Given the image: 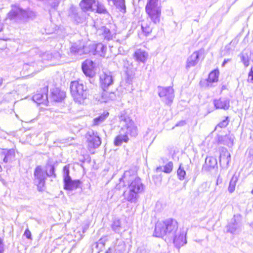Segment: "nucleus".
<instances>
[{
  "label": "nucleus",
  "mask_w": 253,
  "mask_h": 253,
  "mask_svg": "<svg viewBox=\"0 0 253 253\" xmlns=\"http://www.w3.org/2000/svg\"><path fill=\"white\" fill-rule=\"evenodd\" d=\"M82 86V93L80 94V104L81 103V99L83 100V103L85 100H88V97L90 95L89 90L86 86H84L82 84H80V87Z\"/></svg>",
  "instance_id": "obj_30"
},
{
  "label": "nucleus",
  "mask_w": 253,
  "mask_h": 253,
  "mask_svg": "<svg viewBox=\"0 0 253 253\" xmlns=\"http://www.w3.org/2000/svg\"><path fill=\"white\" fill-rule=\"evenodd\" d=\"M60 2V0H49V4L53 8L58 7Z\"/></svg>",
  "instance_id": "obj_42"
},
{
  "label": "nucleus",
  "mask_w": 253,
  "mask_h": 253,
  "mask_svg": "<svg viewBox=\"0 0 253 253\" xmlns=\"http://www.w3.org/2000/svg\"><path fill=\"white\" fill-rule=\"evenodd\" d=\"M158 91L162 101L166 104L170 105L174 97L173 89L170 86H158Z\"/></svg>",
  "instance_id": "obj_7"
},
{
  "label": "nucleus",
  "mask_w": 253,
  "mask_h": 253,
  "mask_svg": "<svg viewBox=\"0 0 253 253\" xmlns=\"http://www.w3.org/2000/svg\"><path fill=\"white\" fill-rule=\"evenodd\" d=\"M108 4L111 6H115L121 12L125 13L126 7L125 0H107Z\"/></svg>",
  "instance_id": "obj_18"
},
{
  "label": "nucleus",
  "mask_w": 253,
  "mask_h": 253,
  "mask_svg": "<svg viewBox=\"0 0 253 253\" xmlns=\"http://www.w3.org/2000/svg\"><path fill=\"white\" fill-rule=\"evenodd\" d=\"M145 10L154 23L157 24L160 22L161 6L159 0H147Z\"/></svg>",
  "instance_id": "obj_5"
},
{
  "label": "nucleus",
  "mask_w": 253,
  "mask_h": 253,
  "mask_svg": "<svg viewBox=\"0 0 253 253\" xmlns=\"http://www.w3.org/2000/svg\"><path fill=\"white\" fill-rule=\"evenodd\" d=\"M127 185L126 190L124 192L125 199L131 203H136L139 198V194L144 189L140 178L135 174H131L129 171H126L122 178H120V182L117 185L120 189Z\"/></svg>",
  "instance_id": "obj_1"
},
{
  "label": "nucleus",
  "mask_w": 253,
  "mask_h": 253,
  "mask_svg": "<svg viewBox=\"0 0 253 253\" xmlns=\"http://www.w3.org/2000/svg\"><path fill=\"white\" fill-rule=\"evenodd\" d=\"M3 82V79L2 78H0V87L2 85Z\"/></svg>",
  "instance_id": "obj_57"
},
{
  "label": "nucleus",
  "mask_w": 253,
  "mask_h": 253,
  "mask_svg": "<svg viewBox=\"0 0 253 253\" xmlns=\"http://www.w3.org/2000/svg\"><path fill=\"white\" fill-rule=\"evenodd\" d=\"M100 85L103 90L106 89L113 84V79L110 72H103L100 76Z\"/></svg>",
  "instance_id": "obj_11"
},
{
  "label": "nucleus",
  "mask_w": 253,
  "mask_h": 253,
  "mask_svg": "<svg viewBox=\"0 0 253 253\" xmlns=\"http://www.w3.org/2000/svg\"><path fill=\"white\" fill-rule=\"evenodd\" d=\"M148 53L140 49H137L133 54V58L135 60L138 62L145 63L148 59Z\"/></svg>",
  "instance_id": "obj_17"
},
{
  "label": "nucleus",
  "mask_w": 253,
  "mask_h": 253,
  "mask_svg": "<svg viewBox=\"0 0 253 253\" xmlns=\"http://www.w3.org/2000/svg\"><path fill=\"white\" fill-rule=\"evenodd\" d=\"M251 226L253 228V222L251 223Z\"/></svg>",
  "instance_id": "obj_60"
},
{
  "label": "nucleus",
  "mask_w": 253,
  "mask_h": 253,
  "mask_svg": "<svg viewBox=\"0 0 253 253\" xmlns=\"http://www.w3.org/2000/svg\"><path fill=\"white\" fill-rule=\"evenodd\" d=\"M229 121L228 120V117H226V118L220 122L216 126V127H219L220 128L225 127L229 124Z\"/></svg>",
  "instance_id": "obj_40"
},
{
  "label": "nucleus",
  "mask_w": 253,
  "mask_h": 253,
  "mask_svg": "<svg viewBox=\"0 0 253 253\" xmlns=\"http://www.w3.org/2000/svg\"><path fill=\"white\" fill-rule=\"evenodd\" d=\"M185 124V122L184 121H180L175 125V126H183Z\"/></svg>",
  "instance_id": "obj_50"
},
{
  "label": "nucleus",
  "mask_w": 253,
  "mask_h": 253,
  "mask_svg": "<svg viewBox=\"0 0 253 253\" xmlns=\"http://www.w3.org/2000/svg\"><path fill=\"white\" fill-rule=\"evenodd\" d=\"M97 32L99 35L102 36V38L107 41H109L113 38V35L110 30L104 26L99 28L97 30Z\"/></svg>",
  "instance_id": "obj_23"
},
{
  "label": "nucleus",
  "mask_w": 253,
  "mask_h": 253,
  "mask_svg": "<svg viewBox=\"0 0 253 253\" xmlns=\"http://www.w3.org/2000/svg\"><path fill=\"white\" fill-rule=\"evenodd\" d=\"M68 16L72 19L76 21L77 23H78V12L77 8L74 6H71L68 11Z\"/></svg>",
  "instance_id": "obj_28"
},
{
  "label": "nucleus",
  "mask_w": 253,
  "mask_h": 253,
  "mask_svg": "<svg viewBox=\"0 0 253 253\" xmlns=\"http://www.w3.org/2000/svg\"><path fill=\"white\" fill-rule=\"evenodd\" d=\"M248 82L253 83V68H251L248 76Z\"/></svg>",
  "instance_id": "obj_44"
},
{
  "label": "nucleus",
  "mask_w": 253,
  "mask_h": 253,
  "mask_svg": "<svg viewBox=\"0 0 253 253\" xmlns=\"http://www.w3.org/2000/svg\"><path fill=\"white\" fill-rule=\"evenodd\" d=\"M156 172H157L160 171H164V169H163V168L162 167H159L156 169Z\"/></svg>",
  "instance_id": "obj_53"
},
{
  "label": "nucleus",
  "mask_w": 253,
  "mask_h": 253,
  "mask_svg": "<svg viewBox=\"0 0 253 253\" xmlns=\"http://www.w3.org/2000/svg\"><path fill=\"white\" fill-rule=\"evenodd\" d=\"M241 60L246 67H247L249 66V61L248 58V57H246L245 55H243L241 57Z\"/></svg>",
  "instance_id": "obj_43"
},
{
  "label": "nucleus",
  "mask_w": 253,
  "mask_h": 253,
  "mask_svg": "<svg viewBox=\"0 0 253 253\" xmlns=\"http://www.w3.org/2000/svg\"><path fill=\"white\" fill-rule=\"evenodd\" d=\"M82 69L87 77H92L95 74L94 63L90 60L87 59L82 63Z\"/></svg>",
  "instance_id": "obj_13"
},
{
  "label": "nucleus",
  "mask_w": 253,
  "mask_h": 253,
  "mask_svg": "<svg viewBox=\"0 0 253 253\" xmlns=\"http://www.w3.org/2000/svg\"><path fill=\"white\" fill-rule=\"evenodd\" d=\"M15 151L14 149H11L7 151L5 154V157L3 159V162L7 163L8 162L12 161L15 157Z\"/></svg>",
  "instance_id": "obj_32"
},
{
  "label": "nucleus",
  "mask_w": 253,
  "mask_h": 253,
  "mask_svg": "<svg viewBox=\"0 0 253 253\" xmlns=\"http://www.w3.org/2000/svg\"><path fill=\"white\" fill-rule=\"evenodd\" d=\"M237 181V176L234 175L230 181L229 185L228 187V191L230 193H232L234 191Z\"/></svg>",
  "instance_id": "obj_33"
},
{
  "label": "nucleus",
  "mask_w": 253,
  "mask_h": 253,
  "mask_svg": "<svg viewBox=\"0 0 253 253\" xmlns=\"http://www.w3.org/2000/svg\"><path fill=\"white\" fill-rule=\"evenodd\" d=\"M124 68H125L126 70H127L130 65L129 62L127 60H124Z\"/></svg>",
  "instance_id": "obj_49"
},
{
  "label": "nucleus",
  "mask_w": 253,
  "mask_h": 253,
  "mask_svg": "<svg viewBox=\"0 0 253 253\" xmlns=\"http://www.w3.org/2000/svg\"><path fill=\"white\" fill-rule=\"evenodd\" d=\"M230 160V154L227 151H226L223 154H221L220 156V162L225 160L227 164H228Z\"/></svg>",
  "instance_id": "obj_36"
},
{
  "label": "nucleus",
  "mask_w": 253,
  "mask_h": 253,
  "mask_svg": "<svg viewBox=\"0 0 253 253\" xmlns=\"http://www.w3.org/2000/svg\"><path fill=\"white\" fill-rule=\"evenodd\" d=\"M79 51V48L78 47V46L77 45V46L73 45L71 46V52L73 53H76L78 52Z\"/></svg>",
  "instance_id": "obj_48"
},
{
  "label": "nucleus",
  "mask_w": 253,
  "mask_h": 253,
  "mask_svg": "<svg viewBox=\"0 0 253 253\" xmlns=\"http://www.w3.org/2000/svg\"><path fill=\"white\" fill-rule=\"evenodd\" d=\"M24 236H25L28 239H32V234L30 231L28 229H27L25 231Z\"/></svg>",
  "instance_id": "obj_45"
},
{
  "label": "nucleus",
  "mask_w": 253,
  "mask_h": 253,
  "mask_svg": "<svg viewBox=\"0 0 253 253\" xmlns=\"http://www.w3.org/2000/svg\"><path fill=\"white\" fill-rule=\"evenodd\" d=\"M110 251L111 249H109L107 251H106V253H110Z\"/></svg>",
  "instance_id": "obj_59"
},
{
  "label": "nucleus",
  "mask_w": 253,
  "mask_h": 253,
  "mask_svg": "<svg viewBox=\"0 0 253 253\" xmlns=\"http://www.w3.org/2000/svg\"><path fill=\"white\" fill-rule=\"evenodd\" d=\"M3 245L2 243V241L0 239V253H3Z\"/></svg>",
  "instance_id": "obj_51"
},
{
  "label": "nucleus",
  "mask_w": 253,
  "mask_h": 253,
  "mask_svg": "<svg viewBox=\"0 0 253 253\" xmlns=\"http://www.w3.org/2000/svg\"><path fill=\"white\" fill-rule=\"evenodd\" d=\"M203 51L202 50L194 52L187 59L186 69L195 66L198 63L200 57L202 55Z\"/></svg>",
  "instance_id": "obj_12"
},
{
  "label": "nucleus",
  "mask_w": 253,
  "mask_h": 253,
  "mask_svg": "<svg viewBox=\"0 0 253 253\" xmlns=\"http://www.w3.org/2000/svg\"><path fill=\"white\" fill-rule=\"evenodd\" d=\"M103 90L101 94L96 97L100 102H107L116 99V95L114 92H108L106 89Z\"/></svg>",
  "instance_id": "obj_16"
},
{
  "label": "nucleus",
  "mask_w": 253,
  "mask_h": 253,
  "mask_svg": "<svg viewBox=\"0 0 253 253\" xmlns=\"http://www.w3.org/2000/svg\"><path fill=\"white\" fill-rule=\"evenodd\" d=\"M69 173L70 170L69 166H64L63 170V181H65L67 182L69 179L71 178L69 175Z\"/></svg>",
  "instance_id": "obj_35"
},
{
  "label": "nucleus",
  "mask_w": 253,
  "mask_h": 253,
  "mask_svg": "<svg viewBox=\"0 0 253 253\" xmlns=\"http://www.w3.org/2000/svg\"><path fill=\"white\" fill-rule=\"evenodd\" d=\"M118 118L120 129L114 141L116 146L121 145L123 142L127 143L129 140L128 135L135 137L138 134L137 126L125 111L121 112Z\"/></svg>",
  "instance_id": "obj_2"
},
{
  "label": "nucleus",
  "mask_w": 253,
  "mask_h": 253,
  "mask_svg": "<svg viewBox=\"0 0 253 253\" xmlns=\"http://www.w3.org/2000/svg\"><path fill=\"white\" fill-rule=\"evenodd\" d=\"M241 220L242 217L240 214L235 215L227 226L228 232L236 234L240 231L242 226Z\"/></svg>",
  "instance_id": "obj_9"
},
{
  "label": "nucleus",
  "mask_w": 253,
  "mask_h": 253,
  "mask_svg": "<svg viewBox=\"0 0 253 253\" xmlns=\"http://www.w3.org/2000/svg\"><path fill=\"white\" fill-rule=\"evenodd\" d=\"M230 61L229 59H224L223 63H222V66H224L225 64H226L228 62H229Z\"/></svg>",
  "instance_id": "obj_55"
},
{
  "label": "nucleus",
  "mask_w": 253,
  "mask_h": 253,
  "mask_svg": "<svg viewBox=\"0 0 253 253\" xmlns=\"http://www.w3.org/2000/svg\"><path fill=\"white\" fill-rule=\"evenodd\" d=\"M47 92L48 87L47 86L43 87L41 91L33 95V100L37 104L47 105L48 103Z\"/></svg>",
  "instance_id": "obj_10"
},
{
  "label": "nucleus",
  "mask_w": 253,
  "mask_h": 253,
  "mask_svg": "<svg viewBox=\"0 0 253 253\" xmlns=\"http://www.w3.org/2000/svg\"><path fill=\"white\" fill-rule=\"evenodd\" d=\"M136 253H149V251L143 247L138 248Z\"/></svg>",
  "instance_id": "obj_47"
},
{
  "label": "nucleus",
  "mask_w": 253,
  "mask_h": 253,
  "mask_svg": "<svg viewBox=\"0 0 253 253\" xmlns=\"http://www.w3.org/2000/svg\"><path fill=\"white\" fill-rule=\"evenodd\" d=\"M64 188L66 190H72L77 189L79 185V180H73L72 178L69 179L67 182L64 181Z\"/></svg>",
  "instance_id": "obj_25"
},
{
  "label": "nucleus",
  "mask_w": 253,
  "mask_h": 253,
  "mask_svg": "<svg viewBox=\"0 0 253 253\" xmlns=\"http://www.w3.org/2000/svg\"><path fill=\"white\" fill-rule=\"evenodd\" d=\"M34 176V183L37 185L38 190L42 191L47 176L41 166L36 168Z\"/></svg>",
  "instance_id": "obj_8"
},
{
  "label": "nucleus",
  "mask_w": 253,
  "mask_h": 253,
  "mask_svg": "<svg viewBox=\"0 0 253 253\" xmlns=\"http://www.w3.org/2000/svg\"><path fill=\"white\" fill-rule=\"evenodd\" d=\"M109 113L107 111L104 112L100 116L93 120V126H99L108 117Z\"/></svg>",
  "instance_id": "obj_27"
},
{
  "label": "nucleus",
  "mask_w": 253,
  "mask_h": 253,
  "mask_svg": "<svg viewBox=\"0 0 253 253\" xmlns=\"http://www.w3.org/2000/svg\"><path fill=\"white\" fill-rule=\"evenodd\" d=\"M44 172L47 177H56V174L55 173V168L53 165L47 164L45 166V171Z\"/></svg>",
  "instance_id": "obj_29"
},
{
  "label": "nucleus",
  "mask_w": 253,
  "mask_h": 253,
  "mask_svg": "<svg viewBox=\"0 0 253 253\" xmlns=\"http://www.w3.org/2000/svg\"><path fill=\"white\" fill-rule=\"evenodd\" d=\"M94 7H96V11L98 13L105 14L107 12L104 5L103 4L99 3L98 1L96 2L95 1Z\"/></svg>",
  "instance_id": "obj_34"
},
{
  "label": "nucleus",
  "mask_w": 253,
  "mask_h": 253,
  "mask_svg": "<svg viewBox=\"0 0 253 253\" xmlns=\"http://www.w3.org/2000/svg\"><path fill=\"white\" fill-rule=\"evenodd\" d=\"M79 85L78 81L72 82L70 84L71 93L76 102H79Z\"/></svg>",
  "instance_id": "obj_19"
},
{
  "label": "nucleus",
  "mask_w": 253,
  "mask_h": 253,
  "mask_svg": "<svg viewBox=\"0 0 253 253\" xmlns=\"http://www.w3.org/2000/svg\"><path fill=\"white\" fill-rule=\"evenodd\" d=\"M217 160L213 157H207L205 160V164L203 168L207 170H211V169H214L215 167H217Z\"/></svg>",
  "instance_id": "obj_22"
},
{
  "label": "nucleus",
  "mask_w": 253,
  "mask_h": 253,
  "mask_svg": "<svg viewBox=\"0 0 253 253\" xmlns=\"http://www.w3.org/2000/svg\"><path fill=\"white\" fill-rule=\"evenodd\" d=\"M89 227V224H86L83 228V233L85 232V231Z\"/></svg>",
  "instance_id": "obj_52"
},
{
  "label": "nucleus",
  "mask_w": 253,
  "mask_h": 253,
  "mask_svg": "<svg viewBox=\"0 0 253 253\" xmlns=\"http://www.w3.org/2000/svg\"><path fill=\"white\" fill-rule=\"evenodd\" d=\"M222 182V179L219 178V176L218 177L216 180V184H218V183H220Z\"/></svg>",
  "instance_id": "obj_54"
},
{
  "label": "nucleus",
  "mask_w": 253,
  "mask_h": 253,
  "mask_svg": "<svg viewBox=\"0 0 253 253\" xmlns=\"http://www.w3.org/2000/svg\"><path fill=\"white\" fill-rule=\"evenodd\" d=\"M83 159L80 157V161L84 162L85 161L89 162L90 161V157L89 155L85 154L83 155Z\"/></svg>",
  "instance_id": "obj_46"
},
{
  "label": "nucleus",
  "mask_w": 253,
  "mask_h": 253,
  "mask_svg": "<svg viewBox=\"0 0 253 253\" xmlns=\"http://www.w3.org/2000/svg\"><path fill=\"white\" fill-rule=\"evenodd\" d=\"M106 49V46L102 43L94 44V55L97 54L100 56L104 57Z\"/></svg>",
  "instance_id": "obj_26"
},
{
  "label": "nucleus",
  "mask_w": 253,
  "mask_h": 253,
  "mask_svg": "<svg viewBox=\"0 0 253 253\" xmlns=\"http://www.w3.org/2000/svg\"><path fill=\"white\" fill-rule=\"evenodd\" d=\"M177 174L180 180H183L186 175V172L183 168H181V165H180L177 171Z\"/></svg>",
  "instance_id": "obj_38"
},
{
  "label": "nucleus",
  "mask_w": 253,
  "mask_h": 253,
  "mask_svg": "<svg viewBox=\"0 0 253 253\" xmlns=\"http://www.w3.org/2000/svg\"><path fill=\"white\" fill-rule=\"evenodd\" d=\"M186 233L184 231H180L170 237L173 238V243L176 248H179L186 244Z\"/></svg>",
  "instance_id": "obj_14"
},
{
  "label": "nucleus",
  "mask_w": 253,
  "mask_h": 253,
  "mask_svg": "<svg viewBox=\"0 0 253 253\" xmlns=\"http://www.w3.org/2000/svg\"><path fill=\"white\" fill-rule=\"evenodd\" d=\"M85 143L89 151L93 153L95 149L97 148L101 144V138L98 133L90 129L85 134Z\"/></svg>",
  "instance_id": "obj_6"
},
{
  "label": "nucleus",
  "mask_w": 253,
  "mask_h": 253,
  "mask_svg": "<svg viewBox=\"0 0 253 253\" xmlns=\"http://www.w3.org/2000/svg\"><path fill=\"white\" fill-rule=\"evenodd\" d=\"M219 74L218 70H214L210 73L207 81L208 86H212V84L218 81Z\"/></svg>",
  "instance_id": "obj_24"
},
{
  "label": "nucleus",
  "mask_w": 253,
  "mask_h": 253,
  "mask_svg": "<svg viewBox=\"0 0 253 253\" xmlns=\"http://www.w3.org/2000/svg\"><path fill=\"white\" fill-rule=\"evenodd\" d=\"M213 103L216 109L227 110L229 107V100L227 99H215Z\"/></svg>",
  "instance_id": "obj_21"
},
{
  "label": "nucleus",
  "mask_w": 253,
  "mask_h": 253,
  "mask_svg": "<svg viewBox=\"0 0 253 253\" xmlns=\"http://www.w3.org/2000/svg\"><path fill=\"white\" fill-rule=\"evenodd\" d=\"M95 0H82L80 2V7L84 12L93 11Z\"/></svg>",
  "instance_id": "obj_20"
},
{
  "label": "nucleus",
  "mask_w": 253,
  "mask_h": 253,
  "mask_svg": "<svg viewBox=\"0 0 253 253\" xmlns=\"http://www.w3.org/2000/svg\"><path fill=\"white\" fill-rule=\"evenodd\" d=\"M84 54L90 53L94 55V44H86L83 46L82 49L80 48V53Z\"/></svg>",
  "instance_id": "obj_31"
},
{
  "label": "nucleus",
  "mask_w": 253,
  "mask_h": 253,
  "mask_svg": "<svg viewBox=\"0 0 253 253\" xmlns=\"http://www.w3.org/2000/svg\"><path fill=\"white\" fill-rule=\"evenodd\" d=\"M249 155L251 156H252L253 158V149H252L250 150V151H249Z\"/></svg>",
  "instance_id": "obj_56"
},
{
  "label": "nucleus",
  "mask_w": 253,
  "mask_h": 253,
  "mask_svg": "<svg viewBox=\"0 0 253 253\" xmlns=\"http://www.w3.org/2000/svg\"><path fill=\"white\" fill-rule=\"evenodd\" d=\"M36 16V13L29 8L23 9L17 6H12L7 14V18L16 22H24L28 19L35 18Z\"/></svg>",
  "instance_id": "obj_4"
},
{
  "label": "nucleus",
  "mask_w": 253,
  "mask_h": 253,
  "mask_svg": "<svg viewBox=\"0 0 253 253\" xmlns=\"http://www.w3.org/2000/svg\"><path fill=\"white\" fill-rule=\"evenodd\" d=\"M178 227L177 221L172 218H169L163 221H158L155 225L154 235L159 238H163L165 236L171 237L176 233Z\"/></svg>",
  "instance_id": "obj_3"
},
{
  "label": "nucleus",
  "mask_w": 253,
  "mask_h": 253,
  "mask_svg": "<svg viewBox=\"0 0 253 253\" xmlns=\"http://www.w3.org/2000/svg\"><path fill=\"white\" fill-rule=\"evenodd\" d=\"M142 29L143 32L145 34L146 36L148 35L152 32V28L149 26H144V25H141Z\"/></svg>",
  "instance_id": "obj_41"
},
{
  "label": "nucleus",
  "mask_w": 253,
  "mask_h": 253,
  "mask_svg": "<svg viewBox=\"0 0 253 253\" xmlns=\"http://www.w3.org/2000/svg\"><path fill=\"white\" fill-rule=\"evenodd\" d=\"M173 168V163L172 162H169L164 168V172L167 173H169L171 172Z\"/></svg>",
  "instance_id": "obj_39"
},
{
  "label": "nucleus",
  "mask_w": 253,
  "mask_h": 253,
  "mask_svg": "<svg viewBox=\"0 0 253 253\" xmlns=\"http://www.w3.org/2000/svg\"><path fill=\"white\" fill-rule=\"evenodd\" d=\"M3 29V25L0 23V32H1Z\"/></svg>",
  "instance_id": "obj_58"
},
{
  "label": "nucleus",
  "mask_w": 253,
  "mask_h": 253,
  "mask_svg": "<svg viewBox=\"0 0 253 253\" xmlns=\"http://www.w3.org/2000/svg\"><path fill=\"white\" fill-rule=\"evenodd\" d=\"M66 93L59 88L55 87L50 90L49 98L54 102H61L65 97Z\"/></svg>",
  "instance_id": "obj_15"
},
{
  "label": "nucleus",
  "mask_w": 253,
  "mask_h": 253,
  "mask_svg": "<svg viewBox=\"0 0 253 253\" xmlns=\"http://www.w3.org/2000/svg\"><path fill=\"white\" fill-rule=\"evenodd\" d=\"M112 229L116 232L119 233L121 230V221L120 220H115L114 221L112 225Z\"/></svg>",
  "instance_id": "obj_37"
}]
</instances>
